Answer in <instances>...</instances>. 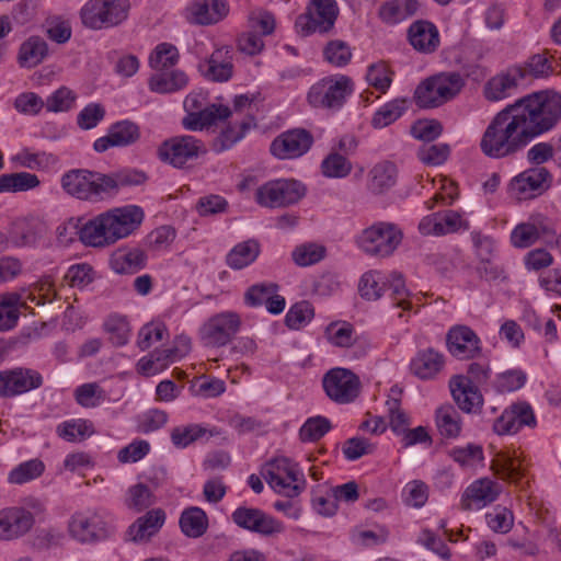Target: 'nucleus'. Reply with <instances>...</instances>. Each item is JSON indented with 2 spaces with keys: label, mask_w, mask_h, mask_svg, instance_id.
Returning a JSON list of instances; mask_svg holds the SVG:
<instances>
[{
  "label": "nucleus",
  "mask_w": 561,
  "mask_h": 561,
  "mask_svg": "<svg viewBox=\"0 0 561 561\" xmlns=\"http://www.w3.org/2000/svg\"><path fill=\"white\" fill-rule=\"evenodd\" d=\"M560 119L561 94L551 90L533 92L495 114L482 134L480 149L492 159L515 156Z\"/></svg>",
  "instance_id": "nucleus-1"
},
{
  "label": "nucleus",
  "mask_w": 561,
  "mask_h": 561,
  "mask_svg": "<svg viewBox=\"0 0 561 561\" xmlns=\"http://www.w3.org/2000/svg\"><path fill=\"white\" fill-rule=\"evenodd\" d=\"M129 10V0H89L80 10V19L90 30H106L123 24Z\"/></svg>",
  "instance_id": "nucleus-2"
},
{
  "label": "nucleus",
  "mask_w": 561,
  "mask_h": 561,
  "mask_svg": "<svg viewBox=\"0 0 561 561\" xmlns=\"http://www.w3.org/2000/svg\"><path fill=\"white\" fill-rule=\"evenodd\" d=\"M402 239L403 232L396 224L378 221L357 236L356 244L367 255L388 257L398 249Z\"/></svg>",
  "instance_id": "nucleus-3"
},
{
  "label": "nucleus",
  "mask_w": 561,
  "mask_h": 561,
  "mask_svg": "<svg viewBox=\"0 0 561 561\" xmlns=\"http://www.w3.org/2000/svg\"><path fill=\"white\" fill-rule=\"evenodd\" d=\"M262 474L275 492L287 497L298 496L306 489V479L298 465L285 457L268 461Z\"/></svg>",
  "instance_id": "nucleus-4"
},
{
  "label": "nucleus",
  "mask_w": 561,
  "mask_h": 561,
  "mask_svg": "<svg viewBox=\"0 0 561 561\" xmlns=\"http://www.w3.org/2000/svg\"><path fill=\"white\" fill-rule=\"evenodd\" d=\"M354 92L353 80L345 75L329 76L314 83L308 92V102L316 108L340 110Z\"/></svg>",
  "instance_id": "nucleus-5"
},
{
  "label": "nucleus",
  "mask_w": 561,
  "mask_h": 561,
  "mask_svg": "<svg viewBox=\"0 0 561 561\" xmlns=\"http://www.w3.org/2000/svg\"><path fill=\"white\" fill-rule=\"evenodd\" d=\"M70 536L82 543L105 540L115 531L113 520L96 511L75 513L68 523Z\"/></svg>",
  "instance_id": "nucleus-6"
},
{
  "label": "nucleus",
  "mask_w": 561,
  "mask_h": 561,
  "mask_svg": "<svg viewBox=\"0 0 561 561\" xmlns=\"http://www.w3.org/2000/svg\"><path fill=\"white\" fill-rule=\"evenodd\" d=\"M64 191L78 199L98 202L107 198L105 174L87 169H73L61 176Z\"/></svg>",
  "instance_id": "nucleus-7"
},
{
  "label": "nucleus",
  "mask_w": 561,
  "mask_h": 561,
  "mask_svg": "<svg viewBox=\"0 0 561 561\" xmlns=\"http://www.w3.org/2000/svg\"><path fill=\"white\" fill-rule=\"evenodd\" d=\"M337 15L335 0H310L307 11L296 19L295 28L301 36L324 34L333 28Z\"/></svg>",
  "instance_id": "nucleus-8"
},
{
  "label": "nucleus",
  "mask_w": 561,
  "mask_h": 561,
  "mask_svg": "<svg viewBox=\"0 0 561 561\" xmlns=\"http://www.w3.org/2000/svg\"><path fill=\"white\" fill-rule=\"evenodd\" d=\"M241 328L237 312L224 311L208 318L199 328V339L205 346L222 347L229 344Z\"/></svg>",
  "instance_id": "nucleus-9"
},
{
  "label": "nucleus",
  "mask_w": 561,
  "mask_h": 561,
  "mask_svg": "<svg viewBox=\"0 0 561 561\" xmlns=\"http://www.w3.org/2000/svg\"><path fill=\"white\" fill-rule=\"evenodd\" d=\"M305 194L306 187L300 182L279 179L260 186L255 193V201L264 207H284L299 202Z\"/></svg>",
  "instance_id": "nucleus-10"
},
{
  "label": "nucleus",
  "mask_w": 561,
  "mask_h": 561,
  "mask_svg": "<svg viewBox=\"0 0 561 561\" xmlns=\"http://www.w3.org/2000/svg\"><path fill=\"white\" fill-rule=\"evenodd\" d=\"M325 394L335 403L353 402L359 394L360 380L352 370L335 367L327 371L322 378Z\"/></svg>",
  "instance_id": "nucleus-11"
},
{
  "label": "nucleus",
  "mask_w": 561,
  "mask_h": 561,
  "mask_svg": "<svg viewBox=\"0 0 561 561\" xmlns=\"http://www.w3.org/2000/svg\"><path fill=\"white\" fill-rule=\"evenodd\" d=\"M206 153L202 140L191 135L175 136L164 140L158 148L157 154L162 162L174 168H182L187 161Z\"/></svg>",
  "instance_id": "nucleus-12"
},
{
  "label": "nucleus",
  "mask_w": 561,
  "mask_h": 561,
  "mask_svg": "<svg viewBox=\"0 0 561 561\" xmlns=\"http://www.w3.org/2000/svg\"><path fill=\"white\" fill-rule=\"evenodd\" d=\"M231 519L238 527L265 537L284 531L282 522L255 507L240 506L233 511Z\"/></svg>",
  "instance_id": "nucleus-13"
},
{
  "label": "nucleus",
  "mask_w": 561,
  "mask_h": 561,
  "mask_svg": "<svg viewBox=\"0 0 561 561\" xmlns=\"http://www.w3.org/2000/svg\"><path fill=\"white\" fill-rule=\"evenodd\" d=\"M556 236L553 222L542 214L531 215L527 221L518 224L511 232L514 248L526 249L534 245L540 238Z\"/></svg>",
  "instance_id": "nucleus-14"
},
{
  "label": "nucleus",
  "mask_w": 561,
  "mask_h": 561,
  "mask_svg": "<svg viewBox=\"0 0 561 561\" xmlns=\"http://www.w3.org/2000/svg\"><path fill=\"white\" fill-rule=\"evenodd\" d=\"M103 216L108 237L115 243L139 227L144 219V211L139 206L129 205L105 211Z\"/></svg>",
  "instance_id": "nucleus-15"
},
{
  "label": "nucleus",
  "mask_w": 561,
  "mask_h": 561,
  "mask_svg": "<svg viewBox=\"0 0 561 561\" xmlns=\"http://www.w3.org/2000/svg\"><path fill=\"white\" fill-rule=\"evenodd\" d=\"M43 385L42 375L34 369L18 367L0 371V397L12 398Z\"/></svg>",
  "instance_id": "nucleus-16"
},
{
  "label": "nucleus",
  "mask_w": 561,
  "mask_h": 561,
  "mask_svg": "<svg viewBox=\"0 0 561 561\" xmlns=\"http://www.w3.org/2000/svg\"><path fill=\"white\" fill-rule=\"evenodd\" d=\"M448 352L458 359H473L481 355V340L476 332L462 324L451 327L446 334Z\"/></svg>",
  "instance_id": "nucleus-17"
},
{
  "label": "nucleus",
  "mask_w": 561,
  "mask_h": 561,
  "mask_svg": "<svg viewBox=\"0 0 561 561\" xmlns=\"http://www.w3.org/2000/svg\"><path fill=\"white\" fill-rule=\"evenodd\" d=\"M313 137L306 129L282 133L271 144V153L278 159H295L304 156L312 146Z\"/></svg>",
  "instance_id": "nucleus-18"
},
{
  "label": "nucleus",
  "mask_w": 561,
  "mask_h": 561,
  "mask_svg": "<svg viewBox=\"0 0 561 561\" xmlns=\"http://www.w3.org/2000/svg\"><path fill=\"white\" fill-rule=\"evenodd\" d=\"M469 229V221L455 210H443L425 216L419 224L422 236H445Z\"/></svg>",
  "instance_id": "nucleus-19"
},
{
  "label": "nucleus",
  "mask_w": 561,
  "mask_h": 561,
  "mask_svg": "<svg viewBox=\"0 0 561 561\" xmlns=\"http://www.w3.org/2000/svg\"><path fill=\"white\" fill-rule=\"evenodd\" d=\"M550 180L551 174L546 168H531L511 181L510 192L518 199H527L548 188Z\"/></svg>",
  "instance_id": "nucleus-20"
},
{
  "label": "nucleus",
  "mask_w": 561,
  "mask_h": 561,
  "mask_svg": "<svg viewBox=\"0 0 561 561\" xmlns=\"http://www.w3.org/2000/svg\"><path fill=\"white\" fill-rule=\"evenodd\" d=\"M502 492V485L489 478L472 482L462 493L461 508L465 511L481 510L493 503Z\"/></svg>",
  "instance_id": "nucleus-21"
},
{
  "label": "nucleus",
  "mask_w": 561,
  "mask_h": 561,
  "mask_svg": "<svg viewBox=\"0 0 561 561\" xmlns=\"http://www.w3.org/2000/svg\"><path fill=\"white\" fill-rule=\"evenodd\" d=\"M453 399L458 408L468 414L480 413L483 405V397L470 378L462 375L454 376L449 381Z\"/></svg>",
  "instance_id": "nucleus-22"
},
{
  "label": "nucleus",
  "mask_w": 561,
  "mask_h": 561,
  "mask_svg": "<svg viewBox=\"0 0 561 561\" xmlns=\"http://www.w3.org/2000/svg\"><path fill=\"white\" fill-rule=\"evenodd\" d=\"M229 13L226 0H194L186 8V20L196 25H213Z\"/></svg>",
  "instance_id": "nucleus-23"
},
{
  "label": "nucleus",
  "mask_w": 561,
  "mask_h": 561,
  "mask_svg": "<svg viewBox=\"0 0 561 561\" xmlns=\"http://www.w3.org/2000/svg\"><path fill=\"white\" fill-rule=\"evenodd\" d=\"M140 138L139 126L131 121H121L113 124L105 136L94 141L93 148L104 152L112 147H127Z\"/></svg>",
  "instance_id": "nucleus-24"
},
{
  "label": "nucleus",
  "mask_w": 561,
  "mask_h": 561,
  "mask_svg": "<svg viewBox=\"0 0 561 561\" xmlns=\"http://www.w3.org/2000/svg\"><path fill=\"white\" fill-rule=\"evenodd\" d=\"M33 525V514L23 507L0 511V539L10 540L23 536Z\"/></svg>",
  "instance_id": "nucleus-25"
},
{
  "label": "nucleus",
  "mask_w": 561,
  "mask_h": 561,
  "mask_svg": "<svg viewBox=\"0 0 561 561\" xmlns=\"http://www.w3.org/2000/svg\"><path fill=\"white\" fill-rule=\"evenodd\" d=\"M525 79L523 67H512L491 78L484 87V96L489 101H500L510 96Z\"/></svg>",
  "instance_id": "nucleus-26"
},
{
  "label": "nucleus",
  "mask_w": 561,
  "mask_h": 561,
  "mask_svg": "<svg viewBox=\"0 0 561 561\" xmlns=\"http://www.w3.org/2000/svg\"><path fill=\"white\" fill-rule=\"evenodd\" d=\"M35 301L33 295L24 296L22 293L10 291L0 294V332L14 329L21 316V310L26 308V300Z\"/></svg>",
  "instance_id": "nucleus-27"
},
{
  "label": "nucleus",
  "mask_w": 561,
  "mask_h": 561,
  "mask_svg": "<svg viewBox=\"0 0 561 561\" xmlns=\"http://www.w3.org/2000/svg\"><path fill=\"white\" fill-rule=\"evenodd\" d=\"M410 44L420 53H434L439 46V33L430 21L419 20L413 22L408 30Z\"/></svg>",
  "instance_id": "nucleus-28"
},
{
  "label": "nucleus",
  "mask_w": 561,
  "mask_h": 561,
  "mask_svg": "<svg viewBox=\"0 0 561 561\" xmlns=\"http://www.w3.org/2000/svg\"><path fill=\"white\" fill-rule=\"evenodd\" d=\"M491 468L503 480H507L522 489L528 483L524 480L526 469L517 456L501 451L492 460Z\"/></svg>",
  "instance_id": "nucleus-29"
},
{
  "label": "nucleus",
  "mask_w": 561,
  "mask_h": 561,
  "mask_svg": "<svg viewBox=\"0 0 561 561\" xmlns=\"http://www.w3.org/2000/svg\"><path fill=\"white\" fill-rule=\"evenodd\" d=\"M165 522V513L162 508H153L138 517L128 528V535L133 541H147L154 536Z\"/></svg>",
  "instance_id": "nucleus-30"
},
{
  "label": "nucleus",
  "mask_w": 561,
  "mask_h": 561,
  "mask_svg": "<svg viewBox=\"0 0 561 561\" xmlns=\"http://www.w3.org/2000/svg\"><path fill=\"white\" fill-rule=\"evenodd\" d=\"M444 366V356L432 347L417 352L412 359L410 369L420 379L434 378Z\"/></svg>",
  "instance_id": "nucleus-31"
},
{
  "label": "nucleus",
  "mask_w": 561,
  "mask_h": 561,
  "mask_svg": "<svg viewBox=\"0 0 561 561\" xmlns=\"http://www.w3.org/2000/svg\"><path fill=\"white\" fill-rule=\"evenodd\" d=\"M231 115L228 106L211 104L203 110L191 112L184 119L183 125L190 130H202L215 124L218 119H226Z\"/></svg>",
  "instance_id": "nucleus-32"
},
{
  "label": "nucleus",
  "mask_w": 561,
  "mask_h": 561,
  "mask_svg": "<svg viewBox=\"0 0 561 561\" xmlns=\"http://www.w3.org/2000/svg\"><path fill=\"white\" fill-rule=\"evenodd\" d=\"M188 84V77L182 70L161 71L149 78L148 85L152 92L159 94L174 93L183 90Z\"/></svg>",
  "instance_id": "nucleus-33"
},
{
  "label": "nucleus",
  "mask_w": 561,
  "mask_h": 561,
  "mask_svg": "<svg viewBox=\"0 0 561 561\" xmlns=\"http://www.w3.org/2000/svg\"><path fill=\"white\" fill-rule=\"evenodd\" d=\"M435 424L444 438H458L462 431V420L458 410L451 404H444L435 412Z\"/></svg>",
  "instance_id": "nucleus-34"
},
{
  "label": "nucleus",
  "mask_w": 561,
  "mask_h": 561,
  "mask_svg": "<svg viewBox=\"0 0 561 561\" xmlns=\"http://www.w3.org/2000/svg\"><path fill=\"white\" fill-rule=\"evenodd\" d=\"M103 214L89 220L79 230L80 240L91 247H105L113 244L112 238L108 237L106 224Z\"/></svg>",
  "instance_id": "nucleus-35"
},
{
  "label": "nucleus",
  "mask_w": 561,
  "mask_h": 561,
  "mask_svg": "<svg viewBox=\"0 0 561 561\" xmlns=\"http://www.w3.org/2000/svg\"><path fill=\"white\" fill-rule=\"evenodd\" d=\"M260 254V244L255 240H247L236 244L227 254L226 263L233 270H241L252 264Z\"/></svg>",
  "instance_id": "nucleus-36"
},
{
  "label": "nucleus",
  "mask_w": 561,
  "mask_h": 561,
  "mask_svg": "<svg viewBox=\"0 0 561 561\" xmlns=\"http://www.w3.org/2000/svg\"><path fill=\"white\" fill-rule=\"evenodd\" d=\"M146 264V254L139 249L119 250L111 257L112 268L119 274H134Z\"/></svg>",
  "instance_id": "nucleus-37"
},
{
  "label": "nucleus",
  "mask_w": 561,
  "mask_h": 561,
  "mask_svg": "<svg viewBox=\"0 0 561 561\" xmlns=\"http://www.w3.org/2000/svg\"><path fill=\"white\" fill-rule=\"evenodd\" d=\"M199 69L206 79L225 82L231 78L233 66L230 61L222 59V49H217L199 65Z\"/></svg>",
  "instance_id": "nucleus-38"
},
{
  "label": "nucleus",
  "mask_w": 561,
  "mask_h": 561,
  "mask_svg": "<svg viewBox=\"0 0 561 561\" xmlns=\"http://www.w3.org/2000/svg\"><path fill=\"white\" fill-rule=\"evenodd\" d=\"M147 181L145 172L125 169L112 174H105V188L107 197L118 193L122 187L144 184Z\"/></svg>",
  "instance_id": "nucleus-39"
},
{
  "label": "nucleus",
  "mask_w": 561,
  "mask_h": 561,
  "mask_svg": "<svg viewBox=\"0 0 561 561\" xmlns=\"http://www.w3.org/2000/svg\"><path fill=\"white\" fill-rule=\"evenodd\" d=\"M95 433L93 423L84 419H72L57 425L56 434L69 443L82 442Z\"/></svg>",
  "instance_id": "nucleus-40"
},
{
  "label": "nucleus",
  "mask_w": 561,
  "mask_h": 561,
  "mask_svg": "<svg viewBox=\"0 0 561 561\" xmlns=\"http://www.w3.org/2000/svg\"><path fill=\"white\" fill-rule=\"evenodd\" d=\"M397 168L392 162L383 161L374 165L369 171V188L381 194L392 187L397 182Z\"/></svg>",
  "instance_id": "nucleus-41"
},
{
  "label": "nucleus",
  "mask_w": 561,
  "mask_h": 561,
  "mask_svg": "<svg viewBox=\"0 0 561 561\" xmlns=\"http://www.w3.org/2000/svg\"><path fill=\"white\" fill-rule=\"evenodd\" d=\"M48 54V46L45 39L39 36H32L20 47L19 61L24 67H36Z\"/></svg>",
  "instance_id": "nucleus-42"
},
{
  "label": "nucleus",
  "mask_w": 561,
  "mask_h": 561,
  "mask_svg": "<svg viewBox=\"0 0 561 561\" xmlns=\"http://www.w3.org/2000/svg\"><path fill=\"white\" fill-rule=\"evenodd\" d=\"M180 527L187 537L198 538L207 530V515L199 507L186 508L180 517Z\"/></svg>",
  "instance_id": "nucleus-43"
},
{
  "label": "nucleus",
  "mask_w": 561,
  "mask_h": 561,
  "mask_svg": "<svg viewBox=\"0 0 561 561\" xmlns=\"http://www.w3.org/2000/svg\"><path fill=\"white\" fill-rule=\"evenodd\" d=\"M436 93L443 103L454 99L465 87V79L458 72H440L435 75Z\"/></svg>",
  "instance_id": "nucleus-44"
},
{
  "label": "nucleus",
  "mask_w": 561,
  "mask_h": 561,
  "mask_svg": "<svg viewBox=\"0 0 561 561\" xmlns=\"http://www.w3.org/2000/svg\"><path fill=\"white\" fill-rule=\"evenodd\" d=\"M324 334L328 342L336 347H350L356 341L354 327L346 321L330 323Z\"/></svg>",
  "instance_id": "nucleus-45"
},
{
  "label": "nucleus",
  "mask_w": 561,
  "mask_h": 561,
  "mask_svg": "<svg viewBox=\"0 0 561 561\" xmlns=\"http://www.w3.org/2000/svg\"><path fill=\"white\" fill-rule=\"evenodd\" d=\"M254 126V119L248 117L238 126H228L214 141V150L217 152L230 149L237 141L241 140L245 133Z\"/></svg>",
  "instance_id": "nucleus-46"
},
{
  "label": "nucleus",
  "mask_w": 561,
  "mask_h": 561,
  "mask_svg": "<svg viewBox=\"0 0 561 561\" xmlns=\"http://www.w3.org/2000/svg\"><path fill=\"white\" fill-rule=\"evenodd\" d=\"M407 110L405 99H396L382 105L373 116L371 125L383 128L396 122Z\"/></svg>",
  "instance_id": "nucleus-47"
},
{
  "label": "nucleus",
  "mask_w": 561,
  "mask_h": 561,
  "mask_svg": "<svg viewBox=\"0 0 561 561\" xmlns=\"http://www.w3.org/2000/svg\"><path fill=\"white\" fill-rule=\"evenodd\" d=\"M39 185L35 174L18 172L0 175V192H22Z\"/></svg>",
  "instance_id": "nucleus-48"
},
{
  "label": "nucleus",
  "mask_w": 561,
  "mask_h": 561,
  "mask_svg": "<svg viewBox=\"0 0 561 561\" xmlns=\"http://www.w3.org/2000/svg\"><path fill=\"white\" fill-rule=\"evenodd\" d=\"M45 465L39 459H31L13 468L8 476L9 483L23 484L43 474Z\"/></svg>",
  "instance_id": "nucleus-49"
},
{
  "label": "nucleus",
  "mask_w": 561,
  "mask_h": 561,
  "mask_svg": "<svg viewBox=\"0 0 561 561\" xmlns=\"http://www.w3.org/2000/svg\"><path fill=\"white\" fill-rule=\"evenodd\" d=\"M104 330L110 334V341L115 346H123L129 340L130 327L125 316L110 314L104 322Z\"/></svg>",
  "instance_id": "nucleus-50"
},
{
  "label": "nucleus",
  "mask_w": 561,
  "mask_h": 561,
  "mask_svg": "<svg viewBox=\"0 0 561 561\" xmlns=\"http://www.w3.org/2000/svg\"><path fill=\"white\" fill-rule=\"evenodd\" d=\"M386 286V276L378 271L366 272L359 280L360 296L367 300H377L381 297Z\"/></svg>",
  "instance_id": "nucleus-51"
},
{
  "label": "nucleus",
  "mask_w": 561,
  "mask_h": 561,
  "mask_svg": "<svg viewBox=\"0 0 561 561\" xmlns=\"http://www.w3.org/2000/svg\"><path fill=\"white\" fill-rule=\"evenodd\" d=\"M449 455L454 461L466 469L481 465L484 459L483 449L477 444H468L463 447H454L450 449Z\"/></svg>",
  "instance_id": "nucleus-52"
},
{
  "label": "nucleus",
  "mask_w": 561,
  "mask_h": 561,
  "mask_svg": "<svg viewBox=\"0 0 561 561\" xmlns=\"http://www.w3.org/2000/svg\"><path fill=\"white\" fill-rule=\"evenodd\" d=\"M179 57V50L174 45L161 43L151 53L149 65L156 70L168 69L178 62Z\"/></svg>",
  "instance_id": "nucleus-53"
},
{
  "label": "nucleus",
  "mask_w": 561,
  "mask_h": 561,
  "mask_svg": "<svg viewBox=\"0 0 561 561\" xmlns=\"http://www.w3.org/2000/svg\"><path fill=\"white\" fill-rule=\"evenodd\" d=\"M331 427L330 420L324 416L318 415L309 417L299 430V438L301 442H317L322 438Z\"/></svg>",
  "instance_id": "nucleus-54"
},
{
  "label": "nucleus",
  "mask_w": 561,
  "mask_h": 561,
  "mask_svg": "<svg viewBox=\"0 0 561 561\" xmlns=\"http://www.w3.org/2000/svg\"><path fill=\"white\" fill-rule=\"evenodd\" d=\"M386 285L391 289V297L393 306L403 310H410L412 304L409 299L410 293L405 288L403 277L398 272H392L386 276Z\"/></svg>",
  "instance_id": "nucleus-55"
},
{
  "label": "nucleus",
  "mask_w": 561,
  "mask_h": 561,
  "mask_svg": "<svg viewBox=\"0 0 561 561\" xmlns=\"http://www.w3.org/2000/svg\"><path fill=\"white\" fill-rule=\"evenodd\" d=\"M324 176L341 179L347 176L352 171V163L342 154L332 152L321 163Z\"/></svg>",
  "instance_id": "nucleus-56"
},
{
  "label": "nucleus",
  "mask_w": 561,
  "mask_h": 561,
  "mask_svg": "<svg viewBox=\"0 0 561 561\" xmlns=\"http://www.w3.org/2000/svg\"><path fill=\"white\" fill-rule=\"evenodd\" d=\"M153 503L154 496L146 484L138 483L128 489L125 500V504L128 508L140 512L148 508Z\"/></svg>",
  "instance_id": "nucleus-57"
},
{
  "label": "nucleus",
  "mask_w": 561,
  "mask_h": 561,
  "mask_svg": "<svg viewBox=\"0 0 561 561\" xmlns=\"http://www.w3.org/2000/svg\"><path fill=\"white\" fill-rule=\"evenodd\" d=\"M435 76L424 80L415 90L414 98L419 106L424 108L437 107L443 103L436 93Z\"/></svg>",
  "instance_id": "nucleus-58"
},
{
  "label": "nucleus",
  "mask_w": 561,
  "mask_h": 561,
  "mask_svg": "<svg viewBox=\"0 0 561 561\" xmlns=\"http://www.w3.org/2000/svg\"><path fill=\"white\" fill-rule=\"evenodd\" d=\"M313 316L312 306L308 301H300L288 310L285 322L289 329L299 330L309 323Z\"/></svg>",
  "instance_id": "nucleus-59"
},
{
  "label": "nucleus",
  "mask_w": 561,
  "mask_h": 561,
  "mask_svg": "<svg viewBox=\"0 0 561 561\" xmlns=\"http://www.w3.org/2000/svg\"><path fill=\"white\" fill-rule=\"evenodd\" d=\"M325 255L323 245L307 243L297 247L293 253L294 262L299 266H309L320 262Z\"/></svg>",
  "instance_id": "nucleus-60"
},
{
  "label": "nucleus",
  "mask_w": 561,
  "mask_h": 561,
  "mask_svg": "<svg viewBox=\"0 0 561 561\" xmlns=\"http://www.w3.org/2000/svg\"><path fill=\"white\" fill-rule=\"evenodd\" d=\"M526 382V374L520 369H510L501 373L494 380V388L500 393L520 389Z\"/></svg>",
  "instance_id": "nucleus-61"
},
{
  "label": "nucleus",
  "mask_w": 561,
  "mask_h": 561,
  "mask_svg": "<svg viewBox=\"0 0 561 561\" xmlns=\"http://www.w3.org/2000/svg\"><path fill=\"white\" fill-rule=\"evenodd\" d=\"M324 58L335 67L346 66L352 58L350 46L343 41H331L324 48Z\"/></svg>",
  "instance_id": "nucleus-62"
},
{
  "label": "nucleus",
  "mask_w": 561,
  "mask_h": 561,
  "mask_svg": "<svg viewBox=\"0 0 561 561\" xmlns=\"http://www.w3.org/2000/svg\"><path fill=\"white\" fill-rule=\"evenodd\" d=\"M488 526L495 533L506 534L514 524L513 513L506 507H495L485 515Z\"/></svg>",
  "instance_id": "nucleus-63"
},
{
  "label": "nucleus",
  "mask_w": 561,
  "mask_h": 561,
  "mask_svg": "<svg viewBox=\"0 0 561 561\" xmlns=\"http://www.w3.org/2000/svg\"><path fill=\"white\" fill-rule=\"evenodd\" d=\"M94 279V271L91 265L80 263L71 265L65 274V280L71 287L84 288Z\"/></svg>",
  "instance_id": "nucleus-64"
}]
</instances>
